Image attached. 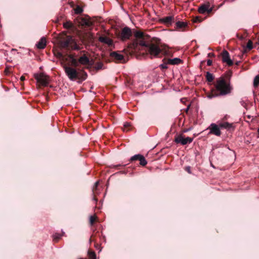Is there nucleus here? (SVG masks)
<instances>
[{"label": "nucleus", "instance_id": "f704fd0d", "mask_svg": "<svg viewBox=\"0 0 259 259\" xmlns=\"http://www.w3.org/2000/svg\"><path fill=\"white\" fill-rule=\"evenodd\" d=\"M246 47L249 50H250L253 48L252 42L250 40L248 41Z\"/></svg>", "mask_w": 259, "mask_h": 259}, {"label": "nucleus", "instance_id": "09e8293b", "mask_svg": "<svg viewBox=\"0 0 259 259\" xmlns=\"http://www.w3.org/2000/svg\"><path fill=\"white\" fill-rule=\"evenodd\" d=\"M5 72H6V73H8V69H6L5 70Z\"/></svg>", "mask_w": 259, "mask_h": 259}, {"label": "nucleus", "instance_id": "ddd939ff", "mask_svg": "<svg viewBox=\"0 0 259 259\" xmlns=\"http://www.w3.org/2000/svg\"><path fill=\"white\" fill-rule=\"evenodd\" d=\"M174 17L172 16L163 17L160 19V22L165 25H169L174 22Z\"/></svg>", "mask_w": 259, "mask_h": 259}, {"label": "nucleus", "instance_id": "58836bf2", "mask_svg": "<svg viewBox=\"0 0 259 259\" xmlns=\"http://www.w3.org/2000/svg\"><path fill=\"white\" fill-rule=\"evenodd\" d=\"M212 62L211 60L208 59L207 60V65L208 66H211L212 65Z\"/></svg>", "mask_w": 259, "mask_h": 259}, {"label": "nucleus", "instance_id": "aec40b11", "mask_svg": "<svg viewBox=\"0 0 259 259\" xmlns=\"http://www.w3.org/2000/svg\"><path fill=\"white\" fill-rule=\"evenodd\" d=\"M63 27L66 29H74V26L73 24L70 21H68L64 23Z\"/></svg>", "mask_w": 259, "mask_h": 259}, {"label": "nucleus", "instance_id": "cd10ccee", "mask_svg": "<svg viewBox=\"0 0 259 259\" xmlns=\"http://www.w3.org/2000/svg\"><path fill=\"white\" fill-rule=\"evenodd\" d=\"M131 123L128 122H125L123 124V131L124 132H127L130 130L131 129Z\"/></svg>", "mask_w": 259, "mask_h": 259}, {"label": "nucleus", "instance_id": "7c9ffc66", "mask_svg": "<svg viewBox=\"0 0 259 259\" xmlns=\"http://www.w3.org/2000/svg\"><path fill=\"white\" fill-rule=\"evenodd\" d=\"M74 13L76 14H79L83 12V9L79 6H77L75 9H74Z\"/></svg>", "mask_w": 259, "mask_h": 259}, {"label": "nucleus", "instance_id": "9d476101", "mask_svg": "<svg viewBox=\"0 0 259 259\" xmlns=\"http://www.w3.org/2000/svg\"><path fill=\"white\" fill-rule=\"evenodd\" d=\"M219 124L221 128H225L228 131H233L235 128L233 123H230L228 122H220Z\"/></svg>", "mask_w": 259, "mask_h": 259}, {"label": "nucleus", "instance_id": "c9c22d12", "mask_svg": "<svg viewBox=\"0 0 259 259\" xmlns=\"http://www.w3.org/2000/svg\"><path fill=\"white\" fill-rule=\"evenodd\" d=\"M98 184H99V182H96L94 185V186L93 188V192L94 195H95L97 193L96 190L97 189Z\"/></svg>", "mask_w": 259, "mask_h": 259}, {"label": "nucleus", "instance_id": "c03bdc74", "mask_svg": "<svg viewBox=\"0 0 259 259\" xmlns=\"http://www.w3.org/2000/svg\"><path fill=\"white\" fill-rule=\"evenodd\" d=\"M24 79H25V77H24V76H21V77H20V80H21V81H23V80H24Z\"/></svg>", "mask_w": 259, "mask_h": 259}, {"label": "nucleus", "instance_id": "1a4fd4ad", "mask_svg": "<svg viewBox=\"0 0 259 259\" xmlns=\"http://www.w3.org/2000/svg\"><path fill=\"white\" fill-rule=\"evenodd\" d=\"M221 56L224 63H226L229 66H232L233 64V61L230 59L229 54L226 50H224L222 52Z\"/></svg>", "mask_w": 259, "mask_h": 259}, {"label": "nucleus", "instance_id": "37998d69", "mask_svg": "<svg viewBox=\"0 0 259 259\" xmlns=\"http://www.w3.org/2000/svg\"><path fill=\"white\" fill-rule=\"evenodd\" d=\"M208 57H213V56H214V54L212 53H209V54H208Z\"/></svg>", "mask_w": 259, "mask_h": 259}, {"label": "nucleus", "instance_id": "6e6552de", "mask_svg": "<svg viewBox=\"0 0 259 259\" xmlns=\"http://www.w3.org/2000/svg\"><path fill=\"white\" fill-rule=\"evenodd\" d=\"M132 35L131 29L128 27H124L120 33V37L122 40L129 39Z\"/></svg>", "mask_w": 259, "mask_h": 259}, {"label": "nucleus", "instance_id": "a19ab883", "mask_svg": "<svg viewBox=\"0 0 259 259\" xmlns=\"http://www.w3.org/2000/svg\"><path fill=\"white\" fill-rule=\"evenodd\" d=\"M57 56L59 58H62L63 57V55L60 52H58L57 53Z\"/></svg>", "mask_w": 259, "mask_h": 259}, {"label": "nucleus", "instance_id": "49530a36", "mask_svg": "<svg viewBox=\"0 0 259 259\" xmlns=\"http://www.w3.org/2000/svg\"><path fill=\"white\" fill-rule=\"evenodd\" d=\"M197 21H199V18L198 17H196L195 18V20H194V22H197Z\"/></svg>", "mask_w": 259, "mask_h": 259}, {"label": "nucleus", "instance_id": "3c124183", "mask_svg": "<svg viewBox=\"0 0 259 259\" xmlns=\"http://www.w3.org/2000/svg\"><path fill=\"white\" fill-rule=\"evenodd\" d=\"M98 246V244H95V247H96V248H97Z\"/></svg>", "mask_w": 259, "mask_h": 259}, {"label": "nucleus", "instance_id": "2eb2a0df", "mask_svg": "<svg viewBox=\"0 0 259 259\" xmlns=\"http://www.w3.org/2000/svg\"><path fill=\"white\" fill-rule=\"evenodd\" d=\"M37 49H43L46 46V39L45 37H41L39 41L36 44Z\"/></svg>", "mask_w": 259, "mask_h": 259}, {"label": "nucleus", "instance_id": "473e14b6", "mask_svg": "<svg viewBox=\"0 0 259 259\" xmlns=\"http://www.w3.org/2000/svg\"><path fill=\"white\" fill-rule=\"evenodd\" d=\"M259 84V75H256L253 80V84L254 86L256 87Z\"/></svg>", "mask_w": 259, "mask_h": 259}, {"label": "nucleus", "instance_id": "39448f33", "mask_svg": "<svg viewBox=\"0 0 259 259\" xmlns=\"http://www.w3.org/2000/svg\"><path fill=\"white\" fill-rule=\"evenodd\" d=\"M34 77L36 79L37 81L42 85L47 86L49 84V77L43 73H41L39 74H35L34 75Z\"/></svg>", "mask_w": 259, "mask_h": 259}, {"label": "nucleus", "instance_id": "4be33fe9", "mask_svg": "<svg viewBox=\"0 0 259 259\" xmlns=\"http://www.w3.org/2000/svg\"><path fill=\"white\" fill-rule=\"evenodd\" d=\"M90 224L91 226H94L95 223L98 221V218L97 215H93L90 217Z\"/></svg>", "mask_w": 259, "mask_h": 259}, {"label": "nucleus", "instance_id": "393cba45", "mask_svg": "<svg viewBox=\"0 0 259 259\" xmlns=\"http://www.w3.org/2000/svg\"><path fill=\"white\" fill-rule=\"evenodd\" d=\"M206 78L207 81L211 82L214 79V76L213 74L209 72H206Z\"/></svg>", "mask_w": 259, "mask_h": 259}, {"label": "nucleus", "instance_id": "de8ad7c7", "mask_svg": "<svg viewBox=\"0 0 259 259\" xmlns=\"http://www.w3.org/2000/svg\"><path fill=\"white\" fill-rule=\"evenodd\" d=\"M257 134H258L257 137L259 138V128H258V130H257Z\"/></svg>", "mask_w": 259, "mask_h": 259}, {"label": "nucleus", "instance_id": "f03ea898", "mask_svg": "<svg viewBox=\"0 0 259 259\" xmlns=\"http://www.w3.org/2000/svg\"><path fill=\"white\" fill-rule=\"evenodd\" d=\"M160 39L158 38H152L148 44L145 51L151 59L157 58L161 53L162 49L159 47Z\"/></svg>", "mask_w": 259, "mask_h": 259}, {"label": "nucleus", "instance_id": "dca6fc26", "mask_svg": "<svg viewBox=\"0 0 259 259\" xmlns=\"http://www.w3.org/2000/svg\"><path fill=\"white\" fill-rule=\"evenodd\" d=\"M78 62L81 65H88L90 62V59L85 55H83L78 59Z\"/></svg>", "mask_w": 259, "mask_h": 259}, {"label": "nucleus", "instance_id": "ea45409f", "mask_svg": "<svg viewBox=\"0 0 259 259\" xmlns=\"http://www.w3.org/2000/svg\"><path fill=\"white\" fill-rule=\"evenodd\" d=\"M186 171H187L189 174H191V167L190 166H187L185 168Z\"/></svg>", "mask_w": 259, "mask_h": 259}, {"label": "nucleus", "instance_id": "bb28decb", "mask_svg": "<svg viewBox=\"0 0 259 259\" xmlns=\"http://www.w3.org/2000/svg\"><path fill=\"white\" fill-rule=\"evenodd\" d=\"M139 160L140 161V164L142 166H145L147 163L145 158L142 155H141Z\"/></svg>", "mask_w": 259, "mask_h": 259}, {"label": "nucleus", "instance_id": "5701e85b", "mask_svg": "<svg viewBox=\"0 0 259 259\" xmlns=\"http://www.w3.org/2000/svg\"><path fill=\"white\" fill-rule=\"evenodd\" d=\"M176 25L177 29L183 28L187 26V23L185 22L178 21L176 22Z\"/></svg>", "mask_w": 259, "mask_h": 259}, {"label": "nucleus", "instance_id": "f257e3e1", "mask_svg": "<svg viewBox=\"0 0 259 259\" xmlns=\"http://www.w3.org/2000/svg\"><path fill=\"white\" fill-rule=\"evenodd\" d=\"M215 87L219 93L218 94L212 93L208 94L207 97L209 99H211L218 96H226L230 94L232 90V87L231 86L230 82L227 81L224 78L222 77L217 80Z\"/></svg>", "mask_w": 259, "mask_h": 259}, {"label": "nucleus", "instance_id": "a18cd8bd", "mask_svg": "<svg viewBox=\"0 0 259 259\" xmlns=\"http://www.w3.org/2000/svg\"><path fill=\"white\" fill-rule=\"evenodd\" d=\"M93 235H92V236L91 237V238H90V242H91V241H94V239H93Z\"/></svg>", "mask_w": 259, "mask_h": 259}, {"label": "nucleus", "instance_id": "c85d7f7f", "mask_svg": "<svg viewBox=\"0 0 259 259\" xmlns=\"http://www.w3.org/2000/svg\"><path fill=\"white\" fill-rule=\"evenodd\" d=\"M88 256L90 259H96L95 252L91 250L88 251Z\"/></svg>", "mask_w": 259, "mask_h": 259}, {"label": "nucleus", "instance_id": "f3484780", "mask_svg": "<svg viewBox=\"0 0 259 259\" xmlns=\"http://www.w3.org/2000/svg\"><path fill=\"white\" fill-rule=\"evenodd\" d=\"M110 55L117 60L121 61L123 59V56L122 54L117 53L116 52L111 53Z\"/></svg>", "mask_w": 259, "mask_h": 259}, {"label": "nucleus", "instance_id": "412c9836", "mask_svg": "<svg viewBox=\"0 0 259 259\" xmlns=\"http://www.w3.org/2000/svg\"><path fill=\"white\" fill-rule=\"evenodd\" d=\"M135 36L138 39H145L146 35L141 31H137L135 33Z\"/></svg>", "mask_w": 259, "mask_h": 259}, {"label": "nucleus", "instance_id": "423d86ee", "mask_svg": "<svg viewBox=\"0 0 259 259\" xmlns=\"http://www.w3.org/2000/svg\"><path fill=\"white\" fill-rule=\"evenodd\" d=\"M220 128L219 123L218 124L213 123H211L207 128L209 130L208 134H212L219 137L221 135Z\"/></svg>", "mask_w": 259, "mask_h": 259}, {"label": "nucleus", "instance_id": "a211bd4d", "mask_svg": "<svg viewBox=\"0 0 259 259\" xmlns=\"http://www.w3.org/2000/svg\"><path fill=\"white\" fill-rule=\"evenodd\" d=\"M182 62V60L179 58H175L174 59H169L167 60V63L171 65H178Z\"/></svg>", "mask_w": 259, "mask_h": 259}, {"label": "nucleus", "instance_id": "b1692460", "mask_svg": "<svg viewBox=\"0 0 259 259\" xmlns=\"http://www.w3.org/2000/svg\"><path fill=\"white\" fill-rule=\"evenodd\" d=\"M240 104L245 109H247L248 101L247 98L244 97L240 99Z\"/></svg>", "mask_w": 259, "mask_h": 259}, {"label": "nucleus", "instance_id": "7ed1b4c3", "mask_svg": "<svg viewBox=\"0 0 259 259\" xmlns=\"http://www.w3.org/2000/svg\"><path fill=\"white\" fill-rule=\"evenodd\" d=\"M64 69L66 75L70 80L76 79L84 80L87 78V73L82 70L78 71L75 68L70 66H64Z\"/></svg>", "mask_w": 259, "mask_h": 259}, {"label": "nucleus", "instance_id": "4c0bfd02", "mask_svg": "<svg viewBox=\"0 0 259 259\" xmlns=\"http://www.w3.org/2000/svg\"><path fill=\"white\" fill-rule=\"evenodd\" d=\"M213 10L212 7H210L209 5L208 10L207 11V12L208 14L210 13Z\"/></svg>", "mask_w": 259, "mask_h": 259}, {"label": "nucleus", "instance_id": "0eeeda50", "mask_svg": "<svg viewBox=\"0 0 259 259\" xmlns=\"http://www.w3.org/2000/svg\"><path fill=\"white\" fill-rule=\"evenodd\" d=\"M193 140V138H184L182 135H179L175 138L174 141L176 143H180L182 145H185L188 143H191Z\"/></svg>", "mask_w": 259, "mask_h": 259}, {"label": "nucleus", "instance_id": "20e7f679", "mask_svg": "<svg viewBox=\"0 0 259 259\" xmlns=\"http://www.w3.org/2000/svg\"><path fill=\"white\" fill-rule=\"evenodd\" d=\"M74 42V39L70 35H67L65 38L61 37L59 41V44L62 48H67L69 47L70 45H71Z\"/></svg>", "mask_w": 259, "mask_h": 259}, {"label": "nucleus", "instance_id": "72a5a7b5", "mask_svg": "<svg viewBox=\"0 0 259 259\" xmlns=\"http://www.w3.org/2000/svg\"><path fill=\"white\" fill-rule=\"evenodd\" d=\"M141 154H136V155H135L134 156H133L131 159H130V160L131 161H134V160H137L139 159V158L140 157Z\"/></svg>", "mask_w": 259, "mask_h": 259}, {"label": "nucleus", "instance_id": "79ce46f5", "mask_svg": "<svg viewBox=\"0 0 259 259\" xmlns=\"http://www.w3.org/2000/svg\"><path fill=\"white\" fill-rule=\"evenodd\" d=\"M102 64H99V65H98V66H97V68L98 69H99L102 68Z\"/></svg>", "mask_w": 259, "mask_h": 259}, {"label": "nucleus", "instance_id": "a878e982", "mask_svg": "<svg viewBox=\"0 0 259 259\" xmlns=\"http://www.w3.org/2000/svg\"><path fill=\"white\" fill-rule=\"evenodd\" d=\"M69 47L71 50H79L80 49V47L77 45L74 39V42H72L71 45H70Z\"/></svg>", "mask_w": 259, "mask_h": 259}, {"label": "nucleus", "instance_id": "c756f323", "mask_svg": "<svg viewBox=\"0 0 259 259\" xmlns=\"http://www.w3.org/2000/svg\"><path fill=\"white\" fill-rule=\"evenodd\" d=\"M61 235L59 233H55L53 235V241L57 242L58 241V240L61 238Z\"/></svg>", "mask_w": 259, "mask_h": 259}, {"label": "nucleus", "instance_id": "f8f14e48", "mask_svg": "<svg viewBox=\"0 0 259 259\" xmlns=\"http://www.w3.org/2000/svg\"><path fill=\"white\" fill-rule=\"evenodd\" d=\"M77 22L78 25L81 26H90L92 24L90 20L84 18H79L77 20Z\"/></svg>", "mask_w": 259, "mask_h": 259}, {"label": "nucleus", "instance_id": "2f4dec72", "mask_svg": "<svg viewBox=\"0 0 259 259\" xmlns=\"http://www.w3.org/2000/svg\"><path fill=\"white\" fill-rule=\"evenodd\" d=\"M71 59V63L72 64L75 66L77 67L78 65V61H77L76 59L74 58L73 57H70Z\"/></svg>", "mask_w": 259, "mask_h": 259}, {"label": "nucleus", "instance_id": "6ab92c4d", "mask_svg": "<svg viewBox=\"0 0 259 259\" xmlns=\"http://www.w3.org/2000/svg\"><path fill=\"white\" fill-rule=\"evenodd\" d=\"M209 5H202L198 9V12L200 14H205L207 12Z\"/></svg>", "mask_w": 259, "mask_h": 259}, {"label": "nucleus", "instance_id": "9b49d317", "mask_svg": "<svg viewBox=\"0 0 259 259\" xmlns=\"http://www.w3.org/2000/svg\"><path fill=\"white\" fill-rule=\"evenodd\" d=\"M137 43L141 46L145 47V49H147L148 44L150 42L149 40V36L146 35L145 39H139L137 40Z\"/></svg>", "mask_w": 259, "mask_h": 259}, {"label": "nucleus", "instance_id": "e433bc0d", "mask_svg": "<svg viewBox=\"0 0 259 259\" xmlns=\"http://www.w3.org/2000/svg\"><path fill=\"white\" fill-rule=\"evenodd\" d=\"M167 64H169L167 63V62L166 63H164L159 65V67L162 69H165L167 68Z\"/></svg>", "mask_w": 259, "mask_h": 259}, {"label": "nucleus", "instance_id": "4468645a", "mask_svg": "<svg viewBox=\"0 0 259 259\" xmlns=\"http://www.w3.org/2000/svg\"><path fill=\"white\" fill-rule=\"evenodd\" d=\"M99 40L100 42L107 44L109 47H112L113 45L112 40L109 37L101 36L99 37Z\"/></svg>", "mask_w": 259, "mask_h": 259}, {"label": "nucleus", "instance_id": "8fccbe9b", "mask_svg": "<svg viewBox=\"0 0 259 259\" xmlns=\"http://www.w3.org/2000/svg\"><path fill=\"white\" fill-rule=\"evenodd\" d=\"M62 235H65V233L63 231H62Z\"/></svg>", "mask_w": 259, "mask_h": 259}]
</instances>
